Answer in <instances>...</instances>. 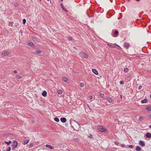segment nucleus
Masks as SVG:
<instances>
[{"instance_id": "obj_22", "label": "nucleus", "mask_w": 151, "mask_h": 151, "mask_svg": "<svg viewBox=\"0 0 151 151\" xmlns=\"http://www.w3.org/2000/svg\"><path fill=\"white\" fill-rule=\"evenodd\" d=\"M73 121L75 123V124L76 125L78 126L79 127H80V125L78 123V122L77 121H75V120H74Z\"/></svg>"}, {"instance_id": "obj_34", "label": "nucleus", "mask_w": 151, "mask_h": 151, "mask_svg": "<svg viewBox=\"0 0 151 151\" xmlns=\"http://www.w3.org/2000/svg\"><path fill=\"white\" fill-rule=\"evenodd\" d=\"M23 22L24 24H25L26 22V20L25 19H23Z\"/></svg>"}, {"instance_id": "obj_18", "label": "nucleus", "mask_w": 151, "mask_h": 151, "mask_svg": "<svg viewBox=\"0 0 151 151\" xmlns=\"http://www.w3.org/2000/svg\"><path fill=\"white\" fill-rule=\"evenodd\" d=\"M45 146L47 147H48L51 149H53L54 148L53 147H52L51 145H49L47 144Z\"/></svg>"}, {"instance_id": "obj_26", "label": "nucleus", "mask_w": 151, "mask_h": 151, "mask_svg": "<svg viewBox=\"0 0 151 151\" xmlns=\"http://www.w3.org/2000/svg\"><path fill=\"white\" fill-rule=\"evenodd\" d=\"M128 71V69L127 68H125L124 69V72L125 73H127Z\"/></svg>"}, {"instance_id": "obj_36", "label": "nucleus", "mask_w": 151, "mask_h": 151, "mask_svg": "<svg viewBox=\"0 0 151 151\" xmlns=\"http://www.w3.org/2000/svg\"><path fill=\"white\" fill-rule=\"evenodd\" d=\"M16 77L17 79H20L22 78L20 76H17Z\"/></svg>"}, {"instance_id": "obj_54", "label": "nucleus", "mask_w": 151, "mask_h": 151, "mask_svg": "<svg viewBox=\"0 0 151 151\" xmlns=\"http://www.w3.org/2000/svg\"><path fill=\"white\" fill-rule=\"evenodd\" d=\"M87 106H88V107H89V105H88H88H87Z\"/></svg>"}, {"instance_id": "obj_16", "label": "nucleus", "mask_w": 151, "mask_h": 151, "mask_svg": "<svg viewBox=\"0 0 151 151\" xmlns=\"http://www.w3.org/2000/svg\"><path fill=\"white\" fill-rule=\"evenodd\" d=\"M42 96L44 97L46 96L47 95V92L46 91H44L42 93Z\"/></svg>"}, {"instance_id": "obj_57", "label": "nucleus", "mask_w": 151, "mask_h": 151, "mask_svg": "<svg viewBox=\"0 0 151 151\" xmlns=\"http://www.w3.org/2000/svg\"><path fill=\"white\" fill-rule=\"evenodd\" d=\"M128 1H129L130 0H128Z\"/></svg>"}, {"instance_id": "obj_47", "label": "nucleus", "mask_w": 151, "mask_h": 151, "mask_svg": "<svg viewBox=\"0 0 151 151\" xmlns=\"http://www.w3.org/2000/svg\"><path fill=\"white\" fill-rule=\"evenodd\" d=\"M60 5H61V6H62V8L63 9V3L61 4Z\"/></svg>"}, {"instance_id": "obj_53", "label": "nucleus", "mask_w": 151, "mask_h": 151, "mask_svg": "<svg viewBox=\"0 0 151 151\" xmlns=\"http://www.w3.org/2000/svg\"><path fill=\"white\" fill-rule=\"evenodd\" d=\"M14 148H13V150H15Z\"/></svg>"}, {"instance_id": "obj_56", "label": "nucleus", "mask_w": 151, "mask_h": 151, "mask_svg": "<svg viewBox=\"0 0 151 151\" xmlns=\"http://www.w3.org/2000/svg\"><path fill=\"white\" fill-rule=\"evenodd\" d=\"M68 151H70V150H68Z\"/></svg>"}, {"instance_id": "obj_43", "label": "nucleus", "mask_w": 151, "mask_h": 151, "mask_svg": "<svg viewBox=\"0 0 151 151\" xmlns=\"http://www.w3.org/2000/svg\"><path fill=\"white\" fill-rule=\"evenodd\" d=\"M86 14H87V15L88 16V17H93V16H89L88 15V13H87V12H86Z\"/></svg>"}, {"instance_id": "obj_51", "label": "nucleus", "mask_w": 151, "mask_h": 151, "mask_svg": "<svg viewBox=\"0 0 151 151\" xmlns=\"http://www.w3.org/2000/svg\"><path fill=\"white\" fill-rule=\"evenodd\" d=\"M71 127L72 128H73V129H74V128L73 127V126H71Z\"/></svg>"}, {"instance_id": "obj_33", "label": "nucleus", "mask_w": 151, "mask_h": 151, "mask_svg": "<svg viewBox=\"0 0 151 151\" xmlns=\"http://www.w3.org/2000/svg\"><path fill=\"white\" fill-rule=\"evenodd\" d=\"M11 150V147H8L7 148V149L6 150V151H10Z\"/></svg>"}, {"instance_id": "obj_11", "label": "nucleus", "mask_w": 151, "mask_h": 151, "mask_svg": "<svg viewBox=\"0 0 151 151\" xmlns=\"http://www.w3.org/2000/svg\"><path fill=\"white\" fill-rule=\"evenodd\" d=\"M92 72L96 75H97L98 74V71L95 69H93L92 70Z\"/></svg>"}, {"instance_id": "obj_15", "label": "nucleus", "mask_w": 151, "mask_h": 151, "mask_svg": "<svg viewBox=\"0 0 151 151\" xmlns=\"http://www.w3.org/2000/svg\"><path fill=\"white\" fill-rule=\"evenodd\" d=\"M119 34V32L117 30H116L115 31L114 33L113 34V35L114 37H116V35Z\"/></svg>"}, {"instance_id": "obj_6", "label": "nucleus", "mask_w": 151, "mask_h": 151, "mask_svg": "<svg viewBox=\"0 0 151 151\" xmlns=\"http://www.w3.org/2000/svg\"><path fill=\"white\" fill-rule=\"evenodd\" d=\"M108 45L109 47H110V48H113L114 47H115L116 46H118V47H120L118 45H117V44H114V46L110 45V44H108Z\"/></svg>"}, {"instance_id": "obj_2", "label": "nucleus", "mask_w": 151, "mask_h": 151, "mask_svg": "<svg viewBox=\"0 0 151 151\" xmlns=\"http://www.w3.org/2000/svg\"><path fill=\"white\" fill-rule=\"evenodd\" d=\"M11 52L9 51H6L2 52L1 53L2 55L5 56L9 54Z\"/></svg>"}, {"instance_id": "obj_24", "label": "nucleus", "mask_w": 151, "mask_h": 151, "mask_svg": "<svg viewBox=\"0 0 151 151\" xmlns=\"http://www.w3.org/2000/svg\"><path fill=\"white\" fill-rule=\"evenodd\" d=\"M141 102L142 103H145L147 102V99H145L141 101Z\"/></svg>"}, {"instance_id": "obj_10", "label": "nucleus", "mask_w": 151, "mask_h": 151, "mask_svg": "<svg viewBox=\"0 0 151 151\" xmlns=\"http://www.w3.org/2000/svg\"><path fill=\"white\" fill-rule=\"evenodd\" d=\"M146 136L147 138H150L151 137V133L148 132L147 133L146 135Z\"/></svg>"}, {"instance_id": "obj_5", "label": "nucleus", "mask_w": 151, "mask_h": 151, "mask_svg": "<svg viewBox=\"0 0 151 151\" xmlns=\"http://www.w3.org/2000/svg\"><path fill=\"white\" fill-rule=\"evenodd\" d=\"M139 144L142 147H144L145 146V144L144 142L142 140H140L139 142Z\"/></svg>"}, {"instance_id": "obj_20", "label": "nucleus", "mask_w": 151, "mask_h": 151, "mask_svg": "<svg viewBox=\"0 0 151 151\" xmlns=\"http://www.w3.org/2000/svg\"><path fill=\"white\" fill-rule=\"evenodd\" d=\"M107 100L109 103H111L112 101V99L110 98H108Z\"/></svg>"}, {"instance_id": "obj_39", "label": "nucleus", "mask_w": 151, "mask_h": 151, "mask_svg": "<svg viewBox=\"0 0 151 151\" xmlns=\"http://www.w3.org/2000/svg\"><path fill=\"white\" fill-rule=\"evenodd\" d=\"M120 83L121 85L123 84L124 83V81H120Z\"/></svg>"}, {"instance_id": "obj_61", "label": "nucleus", "mask_w": 151, "mask_h": 151, "mask_svg": "<svg viewBox=\"0 0 151 151\" xmlns=\"http://www.w3.org/2000/svg\"><path fill=\"white\" fill-rule=\"evenodd\" d=\"M40 1H41V0H40Z\"/></svg>"}, {"instance_id": "obj_7", "label": "nucleus", "mask_w": 151, "mask_h": 151, "mask_svg": "<svg viewBox=\"0 0 151 151\" xmlns=\"http://www.w3.org/2000/svg\"><path fill=\"white\" fill-rule=\"evenodd\" d=\"M32 39L33 40H34L35 41H36L37 42H40V39L37 38V37H32Z\"/></svg>"}, {"instance_id": "obj_17", "label": "nucleus", "mask_w": 151, "mask_h": 151, "mask_svg": "<svg viewBox=\"0 0 151 151\" xmlns=\"http://www.w3.org/2000/svg\"><path fill=\"white\" fill-rule=\"evenodd\" d=\"M135 150L137 151H140L141 150V148L140 147L137 146L136 147Z\"/></svg>"}, {"instance_id": "obj_23", "label": "nucleus", "mask_w": 151, "mask_h": 151, "mask_svg": "<svg viewBox=\"0 0 151 151\" xmlns=\"http://www.w3.org/2000/svg\"><path fill=\"white\" fill-rule=\"evenodd\" d=\"M54 120L56 122H58L59 121V119L57 117H55L54 119Z\"/></svg>"}, {"instance_id": "obj_28", "label": "nucleus", "mask_w": 151, "mask_h": 151, "mask_svg": "<svg viewBox=\"0 0 151 151\" xmlns=\"http://www.w3.org/2000/svg\"><path fill=\"white\" fill-rule=\"evenodd\" d=\"M29 148H30L33 146L32 144H29L28 145Z\"/></svg>"}, {"instance_id": "obj_35", "label": "nucleus", "mask_w": 151, "mask_h": 151, "mask_svg": "<svg viewBox=\"0 0 151 151\" xmlns=\"http://www.w3.org/2000/svg\"><path fill=\"white\" fill-rule=\"evenodd\" d=\"M14 25H15V27H18V26H19V24L17 23H15Z\"/></svg>"}, {"instance_id": "obj_38", "label": "nucleus", "mask_w": 151, "mask_h": 151, "mask_svg": "<svg viewBox=\"0 0 151 151\" xmlns=\"http://www.w3.org/2000/svg\"><path fill=\"white\" fill-rule=\"evenodd\" d=\"M128 147H129V148H132L133 147V146L132 145H128Z\"/></svg>"}, {"instance_id": "obj_12", "label": "nucleus", "mask_w": 151, "mask_h": 151, "mask_svg": "<svg viewBox=\"0 0 151 151\" xmlns=\"http://www.w3.org/2000/svg\"><path fill=\"white\" fill-rule=\"evenodd\" d=\"M28 46L30 47H33L34 46V44L31 42H29L27 44Z\"/></svg>"}, {"instance_id": "obj_13", "label": "nucleus", "mask_w": 151, "mask_h": 151, "mask_svg": "<svg viewBox=\"0 0 151 151\" xmlns=\"http://www.w3.org/2000/svg\"><path fill=\"white\" fill-rule=\"evenodd\" d=\"M63 80L65 82L68 83V80L67 78L65 77H63Z\"/></svg>"}, {"instance_id": "obj_58", "label": "nucleus", "mask_w": 151, "mask_h": 151, "mask_svg": "<svg viewBox=\"0 0 151 151\" xmlns=\"http://www.w3.org/2000/svg\"><path fill=\"white\" fill-rule=\"evenodd\" d=\"M62 1H63V0H61Z\"/></svg>"}, {"instance_id": "obj_9", "label": "nucleus", "mask_w": 151, "mask_h": 151, "mask_svg": "<svg viewBox=\"0 0 151 151\" xmlns=\"http://www.w3.org/2000/svg\"><path fill=\"white\" fill-rule=\"evenodd\" d=\"M124 47L127 49L129 47V44L127 42H125L124 43Z\"/></svg>"}, {"instance_id": "obj_45", "label": "nucleus", "mask_w": 151, "mask_h": 151, "mask_svg": "<svg viewBox=\"0 0 151 151\" xmlns=\"http://www.w3.org/2000/svg\"><path fill=\"white\" fill-rule=\"evenodd\" d=\"M148 117H149V119L151 118V114H150L148 115Z\"/></svg>"}, {"instance_id": "obj_19", "label": "nucleus", "mask_w": 151, "mask_h": 151, "mask_svg": "<svg viewBox=\"0 0 151 151\" xmlns=\"http://www.w3.org/2000/svg\"><path fill=\"white\" fill-rule=\"evenodd\" d=\"M145 109L148 111H151V106H150L146 107Z\"/></svg>"}, {"instance_id": "obj_41", "label": "nucleus", "mask_w": 151, "mask_h": 151, "mask_svg": "<svg viewBox=\"0 0 151 151\" xmlns=\"http://www.w3.org/2000/svg\"><path fill=\"white\" fill-rule=\"evenodd\" d=\"M142 88V86L141 85H140L138 88V89L139 90H140Z\"/></svg>"}, {"instance_id": "obj_31", "label": "nucleus", "mask_w": 151, "mask_h": 151, "mask_svg": "<svg viewBox=\"0 0 151 151\" xmlns=\"http://www.w3.org/2000/svg\"><path fill=\"white\" fill-rule=\"evenodd\" d=\"M143 119V116H140L139 117V119L140 121H142Z\"/></svg>"}, {"instance_id": "obj_8", "label": "nucleus", "mask_w": 151, "mask_h": 151, "mask_svg": "<svg viewBox=\"0 0 151 151\" xmlns=\"http://www.w3.org/2000/svg\"><path fill=\"white\" fill-rule=\"evenodd\" d=\"M61 121L63 123H65L66 121V119L65 117H62L60 119Z\"/></svg>"}, {"instance_id": "obj_14", "label": "nucleus", "mask_w": 151, "mask_h": 151, "mask_svg": "<svg viewBox=\"0 0 151 151\" xmlns=\"http://www.w3.org/2000/svg\"><path fill=\"white\" fill-rule=\"evenodd\" d=\"M29 142V140L28 139H26L23 141V144L26 145Z\"/></svg>"}, {"instance_id": "obj_59", "label": "nucleus", "mask_w": 151, "mask_h": 151, "mask_svg": "<svg viewBox=\"0 0 151 151\" xmlns=\"http://www.w3.org/2000/svg\"><path fill=\"white\" fill-rule=\"evenodd\" d=\"M121 98H122V96H121Z\"/></svg>"}, {"instance_id": "obj_4", "label": "nucleus", "mask_w": 151, "mask_h": 151, "mask_svg": "<svg viewBox=\"0 0 151 151\" xmlns=\"http://www.w3.org/2000/svg\"><path fill=\"white\" fill-rule=\"evenodd\" d=\"M17 146V142L15 140H14L13 143L12 144V146L13 148L16 147Z\"/></svg>"}, {"instance_id": "obj_21", "label": "nucleus", "mask_w": 151, "mask_h": 151, "mask_svg": "<svg viewBox=\"0 0 151 151\" xmlns=\"http://www.w3.org/2000/svg\"><path fill=\"white\" fill-rule=\"evenodd\" d=\"M41 51L38 49H37L36 51V53L37 54L41 53Z\"/></svg>"}, {"instance_id": "obj_60", "label": "nucleus", "mask_w": 151, "mask_h": 151, "mask_svg": "<svg viewBox=\"0 0 151 151\" xmlns=\"http://www.w3.org/2000/svg\"><path fill=\"white\" fill-rule=\"evenodd\" d=\"M5 151L4 150V151Z\"/></svg>"}, {"instance_id": "obj_44", "label": "nucleus", "mask_w": 151, "mask_h": 151, "mask_svg": "<svg viewBox=\"0 0 151 151\" xmlns=\"http://www.w3.org/2000/svg\"><path fill=\"white\" fill-rule=\"evenodd\" d=\"M89 99H93V97L91 96H90L89 97Z\"/></svg>"}, {"instance_id": "obj_1", "label": "nucleus", "mask_w": 151, "mask_h": 151, "mask_svg": "<svg viewBox=\"0 0 151 151\" xmlns=\"http://www.w3.org/2000/svg\"><path fill=\"white\" fill-rule=\"evenodd\" d=\"M97 129L99 131L101 132H104L106 131V128L101 126H99L97 127Z\"/></svg>"}, {"instance_id": "obj_3", "label": "nucleus", "mask_w": 151, "mask_h": 151, "mask_svg": "<svg viewBox=\"0 0 151 151\" xmlns=\"http://www.w3.org/2000/svg\"><path fill=\"white\" fill-rule=\"evenodd\" d=\"M80 54L83 57L85 58H88V56L86 53L84 52H81Z\"/></svg>"}, {"instance_id": "obj_40", "label": "nucleus", "mask_w": 151, "mask_h": 151, "mask_svg": "<svg viewBox=\"0 0 151 151\" xmlns=\"http://www.w3.org/2000/svg\"><path fill=\"white\" fill-rule=\"evenodd\" d=\"M88 137L91 139H92L93 138V136L92 134H90V135L88 136Z\"/></svg>"}, {"instance_id": "obj_48", "label": "nucleus", "mask_w": 151, "mask_h": 151, "mask_svg": "<svg viewBox=\"0 0 151 151\" xmlns=\"http://www.w3.org/2000/svg\"><path fill=\"white\" fill-rule=\"evenodd\" d=\"M125 145L124 144H122V145H121V146L122 147H124L125 146Z\"/></svg>"}, {"instance_id": "obj_52", "label": "nucleus", "mask_w": 151, "mask_h": 151, "mask_svg": "<svg viewBox=\"0 0 151 151\" xmlns=\"http://www.w3.org/2000/svg\"><path fill=\"white\" fill-rule=\"evenodd\" d=\"M136 1H140V0H136Z\"/></svg>"}, {"instance_id": "obj_50", "label": "nucleus", "mask_w": 151, "mask_h": 151, "mask_svg": "<svg viewBox=\"0 0 151 151\" xmlns=\"http://www.w3.org/2000/svg\"><path fill=\"white\" fill-rule=\"evenodd\" d=\"M73 48H75V49L76 50H77L76 48L75 47H73Z\"/></svg>"}, {"instance_id": "obj_27", "label": "nucleus", "mask_w": 151, "mask_h": 151, "mask_svg": "<svg viewBox=\"0 0 151 151\" xmlns=\"http://www.w3.org/2000/svg\"><path fill=\"white\" fill-rule=\"evenodd\" d=\"M5 143L7 144L8 145H9V144L11 142V141H9V142H5Z\"/></svg>"}, {"instance_id": "obj_29", "label": "nucleus", "mask_w": 151, "mask_h": 151, "mask_svg": "<svg viewBox=\"0 0 151 151\" xmlns=\"http://www.w3.org/2000/svg\"><path fill=\"white\" fill-rule=\"evenodd\" d=\"M9 26H12V22H9Z\"/></svg>"}, {"instance_id": "obj_37", "label": "nucleus", "mask_w": 151, "mask_h": 151, "mask_svg": "<svg viewBox=\"0 0 151 151\" xmlns=\"http://www.w3.org/2000/svg\"><path fill=\"white\" fill-rule=\"evenodd\" d=\"M68 38L69 40H72L73 39V38L71 37H69Z\"/></svg>"}, {"instance_id": "obj_42", "label": "nucleus", "mask_w": 151, "mask_h": 151, "mask_svg": "<svg viewBox=\"0 0 151 151\" xmlns=\"http://www.w3.org/2000/svg\"><path fill=\"white\" fill-rule=\"evenodd\" d=\"M115 144L116 145H118L119 144V142L117 141H115L114 142Z\"/></svg>"}, {"instance_id": "obj_49", "label": "nucleus", "mask_w": 151, "mask_h": 151, "mask_svg": "<svg viewBox=\"0 0 151 151\" xmlns=\"http://www.w3.org/2000/svg\"><path fill=\"white\" fill-rule=\"evenodd\" d=\"M149 127L151 129V125L149 126Z\"/></svg>"}, {"instance_id": "obj_55", "label": "nucleus", "mask_w": 151, "mask_h": 151, "mask_svg": "<svg viewBox=\"0 0 151 151\" xmlns=\"http://www.w3.org/2000/svg\"><path fill=\"white\" fill-rule=\"evenodd\" d=\"M150 98H151V95H150Z\"/></svg>"}, {"instance_id": "obj_46", "label": "nucleus", "mask_w": 151, "mask_h": 151, "mask_svg": "<svg viewBox=\"0 0 151 151\" xmlns=\"http://www.w3.org/2000/svg\"><path fill=\"white\" fill-rule=\"evenodd\" d=\"M14 73H17V70H14Z\"/></svg>"}, {"instance_id": "obj_25", "label": "nucleus", "mask_w": 151, "mask_h": 151, "mask_svg": "<svg viewBox=\"0 0 151 151\" xmlns=\"http://www.w3.org/2000/svg\"><path fill=\"white\" fill-rule=\"evenodd\" d=\"M58 93L59 94H61L62 93V91L61 90L59 89L58 91Z\"/></svg>"}, {"instance_id": "obj_30", "label": "nucleus", "mask_w": 151, "mask_h": 151, "mask_svg": "<svg viewBox=\"0 0 151 151\" xmlns=\"http://www.w3.org/2000/svg\"><path fill=\"white\" fill-rule=\"evenodd\" d=\"M80 86L81 87H83L84 86V84L83 83H81L80 84Z\"/></svg>"}, {"instance_id": "obj_32", "label": "nucleus", "mask_w": 151, "mask_h": 151, "mask_svg": "<svg viewBox=\"0 0 151 151\" xmlns=\"http://www.w3.org/2000/svg\"><path fill=\"white\" fill-rule=\"evenodd\" d=\"M100 96L101 98H103L104 96V95L103 93H101L100 94Z\"/></svg>"}]
</instances>
